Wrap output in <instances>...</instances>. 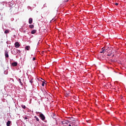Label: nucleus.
<instances>
[{"label":"nucleus","mask_w":126,"mask_h":126,"mask_svg":"<svg viewBox=\"0 0 126 126\" xmlns=\"http://www.w3.org/2000/svg\"><path fill=\"white\" fill-rule=\"evenodd\" d=\"M39 117L40 118L41 120H42V121H45V120H46V117H45V115H44V114H40L39 115Z\"/></svg>","instance_id":"nucleus-1"},{"label":"nucleus","mask_w":126,"mask_h":126,"mask_svg":"<svg viewBox=\"0 0 126 126\" xmlns=\"http://www.w3.org/2000/svg\"><path fill=\"white\" fill-rule=\"evenodd\" d=\"M61 123L62 125H68V124H70L71 122L69 121H62Z\"/></svg>","instance_id":"nucleus-2"},{"label":"nucleus","mask_w":126,"mask_h":126,"mask_svg":"<svg viewBox=\"0 0 126 126\" xmlns=\"http://www.w3.org/2000/svg\"><path fill=\"white\" fill-rule=\"evenodd\" d=\"M23 119H24V120H26V122H29V118H28V116H23Z\"/></svg>","instance_id":"nucleus-3"},{"label":"nucleus","mask_w":126,"mask_h":126,"mask_svg":"<svg viewBox=\"0 0 126 126\" xmlns=\"http://www.w3.org/2000/svg\"><path fill=\"white\" fill-rule=\"evenodd\" d=\"M15 48H19V47H20V44H19V43H18V42H16L15 43Z\"/></svg>","instance_id":"nucleus-4"},{"label":"nucleus","mask_w":126,"mask_h":126,"mask_svg":"<svg viewBox=\"0 0 126 126\" xmlns=\"http://www.w3.org/2000/svg\"><path fill=\"white\" fill-rule=\"evenodd\" d=\"M4 54L5 58H9V56L8 55V52L7 51H5Z\"/></svg>","instance_id":"nucleus-5"},{"label":"nucleus","mask_w":126,"mask_h":126,"mask_svg":"<svg viewBox=\"0 0 126 126\" xmlns=\"http://www.w3.org/2000/svg\"><path fill=\"white\" fill-rule=\"evenodd\" d=\"M18 64V63L17 62H14L11 63V65H12V66H17Z\"/></svg>","instance_id":"nucleus-6"},{"label":"nucleus","mask_w":126,"mask_h":126,"mask_svg":"<svg viewBox=\"0 0 126 126\" xmlns=\"http://www.w3.org/2000/svg\"><path fill=\"white\" fill-rule=\"evenodd\" d=\"M107 50V49H104V48H102V50L100 52V54H104V53H105V52H106V50Z\"/></svg>","instance_id":"nucleus-7"},{"label":"nucleus","mask_w":126,"mask_h":126,"mask_svg":"<svg viewBox=\"0 0 126 126\" xmlns=\"http://www.w3.org/2000/svg\"><path fill=\"white\" fill-rule=\"evenodd\" d=\"M51 117L52 118H53V119H56L57 115L55 113H52V114L51 115Z\"/></svg>","instance_id":"nucleus-8"},{"label":"nucleus","mask_w":126,"mask_h":126,"mask_svg":"<svg viewBox=\"0 0 126 126\" xmlns=\"http://www.w3.org/2000/svg\"><path fill=\"white\" fill-rule=\"evenodd\" d=\"M33 21V19L30 18L29 20V24H32V22Z\"/></svg>","instance_id":"nucleus-9"},{"label":"nucleus","mask_w":126,"mask_h":126,"mask_svg":"<svg viewBox=\"0 0 126 126\" xmlns=\"http://www.w3.org/2000/svg\"><path fill=\"white\" fill-rule=\"evenodd\" d=\"M10 124H11V121H7V122L6 123V126H10Z\"/></svg>","instance_id":"nucleus-10"},{"label":"nucleus","mask_w":126,"mask_h":126,"mask_svg":"<svg viewBox=\"0 0 126 126\" xmlns=\"http://www.w3.org/2000/svg\"><path fill=\"white\" fill-rule=\"evenodd\" d=\"M36 32H37V31H36V30H33L32 31L31 33L35 34V33H36Z\"/></svg>","instance_id":"nucleus-11"},{"label":"nucleus","mask_w":126,"mask_h":126,"mask_svg":"<svg viewBox=\"0 0 126 126\" xmlns=\"http://www.w3.org/2000/svg\"><path fill=\"white\" fill-rule=\"evenodd\" d=\"M18 81H19V83L20 84L21 86H22V85H23V83H22V82H21V79H19Z\"/></svg>","instance_id":"nucleus-12"},{"label":"nucleus","mask_w":126,"mask_h":126,"mask_svg":"<svg viewBox=\"0 0 126 126\" xmlns=\"http://www.w3.org/2000/svg\"><path fill=\"white\" fill-rule=\"evenodd\" d=\"M29 49H30V46H27L25 47V50H27V51H29Z\"/></svg>","instance_id":"nucleus-13"},{"label":"nucleus","mask_w":126,"mask_h":126,"mask_svg":"<svg viewBox=\"0 0 126 126\" xmlns=\"http://www.w3.org/2000/svg\"><path fill=\"white\" fill-rule=\"evenodd\" d=\"M4 33H5V34H8V33H9V31H8V30H6L4 31Z\"/></svg>","instance_id":"nucleus-14"},{"label":"nucleus","mask_w":126,"mask_h":126,"mask_svg":"<svg viewBox=\"0 0 126 126\" xmlns=\"http://www.w3.org/2000/svg\"><path fill=\"white\" fill-rule=\"evenodd\" d=\"M29 27H30V28H31V29L34 28V25H30L29 26Z\"/></svg>","instance_id":"nucleus-15"},{"label":"nucleus","mask_w":126,"mask_h":126,"mask_svg":"<svg viewBox=\"0 0 126 126\" xmlns=\"http://www.w3.org/2000/svg\"><path fill=\"white\" fill-rule=\"evenodd\" d=\"M30 82L31 83L32 86L33 85H32L33 84V79L30 80Z\"/></svg>","instance_id":"nucleus-16"},{"label":"nucleus","mask_w":126,"mask_h":126,"mask_svg":"<svg viewBox=\"0 0 126 126\" xmlns=\"http://www.w3.org/2000/svg\"><path fill=\"white\" fill-rule=\"evenodd\" d=\"M34 119H36L37 122H39V118H38V117L37 116H34Z\"/></svg>","instance_id":"nucleus-17"},{"label":"nucleus","mask_w":126,"mask_h":126,"mask_svg":"<svg viewBox=\"0 0 126 126\" xmlns=\"http://www.w3.org/2000/svg\"><path fill=\"white\" fill-rule=\"evenodd\" d=\"M36 114H37V115H39L40 116V114H42V113L39 112H36Z\"/></svg>","instance_id":"nucleus-18"},{"label":"nucleus","mask_w":126,"mask_h":126,"mask_svg":"<svg viewBox=\"0 0 126 126\" xmlns=\"http://www.w3.org/2000/svg\"><path fill=\"white\" fill-rule=\"evenodd\" d=\"M17 53L18 54H20V53H21V51L20 50H17Z\"/></svg>","instance_id":"nucleus-19"},{"label":"nucleus","mask_w":126,"mask_h":126,"mask_svg":"<svg viewBox=\"0 0 126 126\" xmlns=\"http://www.w3.org/2000/svg\"><path fill=\"white\" fill-rule=\"evenodd\" d=\"M22 108H23V109H26V106L25 105H22Z\"/></svg>","instance_id":"nucleus-20"},{"label":"nucleus","mask_w":126,"mask_h":126,"mask_svg":"<svg viewBox=\"0 0 126 126\" xmlns=\"http://www.w3.org/2000/svg\"><path fill=\"white\" fill-rule=\"evenodd\" d=\"M42 86H45V82L44 81L42 82Z\"/></svg>","instance_id":"nucleus-21"},{"label":"nucleus","mask_w":126,"mask_h":126,"mask_svg":"<svg viewBox=\"0 0 126 126\" xmlns=\"http://www.w3.org/2000/svg\"><path fill=\"white\" fill-rule=\"evenodd\" d=\"M112 55V53H111L110 54H107V56L108 57H111V55Z\"/></svg>","instance_id":"nucleus-22"},{"label":"nucleus","mask_w":126,"mask_h":126,"mask_svg":"<svg viewBox=\"0 0 126 126\" xmlns=\"http://www.w3.org/2000/svg\"><path fill=\"white\" fill-rule=\"evenodd\" d=\"M36 60V58H35V57H33L32 58V61H35Z\"/></svg>","instance_id":"nucleus-23"},{"label":"nucleus","mask_w":126,"mask_h":126,"mask_svg":"<svg viewBox=\"0 0 126 126\" xmlns=\"http://www.w3.org/2000/svg\"><path fill=\"white\" fill-rule=\"evenodd\" d=\"M115 5H119V3H115Z\"/></svg>","instance_id":"nucleus-24"},{"label":"nucleus","mask_w":126,"mask_h":126,"mask_svg":"<svg viewBox=\"0 0 126 126\" xmlns=\"http://www.w3.org/2000/svg\"><path fill=\"white\" fill-rule=\"evenodd\" d=\"M45 6L46 7V4H44V7H45Z\"/></svg>","instance_id":"nucleus-25"},{"label":"nucleus","mask_w":126,"mask_h":126,"mask_svg":"<svg viewBox=\"0 0 126 126\" xmlns=\"http://www.w3.org/2000/svg\"><path fill=\"white\" fill-rule=\"evenodd\" d=\"M112 57H115V55L113 54V55H112Z\"/></svg>","instance_id":"nucleus-26"},{"label":"nucleus","mask_w":126,"mask_h":126,"mask_svg":"<svg viewBox=\"0 0 126 126\" xmlns=\"http://www.w3.org/2000/svg\"><path fill=\"white\" fill-rule=\"evenodd\" d=\"M68 126H71V125L69 124Z\"/></svg>","instance_id":"nucleus-27"},{"label":"nucleus","mask_w":126,"mask_h":126,"mask_svg":"<svg viewBox=\"0 0 126 126\" xmlns=\"http://www.w3.org/2000/svg\"><path fill=\"white\" fill-rule=\"evenodd\" d=\"M1 20H2V18H1Z\"/></svg>","instance_id":"nucleus-28"}]
</instances>
